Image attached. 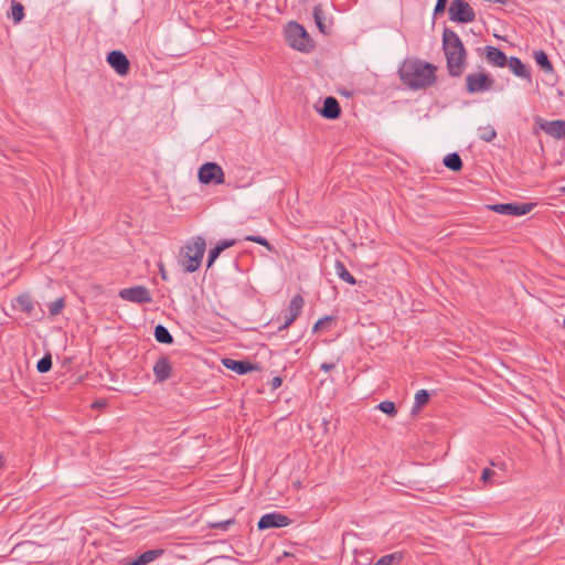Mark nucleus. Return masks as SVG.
I'll return each instance as SVG.
<instances>
[{
  "label": "nucleus",
  "instance_id": "41",
  "mask_svg": "<svg viewBox=\"0 0 565 565\" xmlns=\"http://www.w3.org/2000/svg\"><path fill=\"white\" fill-rule=\"evenodd\" d=\"M334 367V364L333 363H322L320 369L323 370L324 372H329L331 371L332 369Z\"/></svg>",
  "mask_w": 565,
  "mask_h": 565
},
{
  "label": "nucleus",
  "instance_id": "11",
  "mask_svg": "<svg viewBox=\"0 0 565 565\" xmlns=\"http://www.w3.org/2000/svg\"><path fill=\"white\" fill-rule=\"evenodd\" d=\"M291 519L280 512H270L264 514L258 523L257 527L259 531H265L269 529H279L285 527L291 524Z\"/></svg>",
  "mask_w": 565,
  "mask_h": 565
},
{
  "label": "nucleus",
  "instance_id": "17",
  "mask_svg": "<svg viewBox=\"0 0 565 565\" xmlns=\"http://www.w3.org/2000/svg\"><path fill=\"white\" fill-rule=\"evenodd\" d=\"M153 374L157 382H164L171 377L172 366L166 356H161L153 365Z\"/></svg>",
  "mask_w": 565,
  "mask_h": 565
},
{
  "label": "nucleus",
  "instance_id": "8",
  "mask_svg": "<svg viewBox=\"0 0 565 565\" xmlns=\"http://www.w3.org/2000/svg\"><path fill=\"white\" fill-rule=\"evenodd\" d=\"M199 181L203 184H222L224 182V173L222 168L214 162H206L199 169Z\"/></svg>",
  "mask_w": 565,
  "mask_h": 565
},
{
  "label": "nucleus",
  "instance_id": "27",
  "mask_svg": "<svg viewBox=\"0 0 565 565\" xmlns=\"http://www.w3.org/2000/svg\"><path fill=\"white\" fill-rule=\"evenodd\" d=\"M429 393L426 390H419L415 394V403L412 408V413L416 414L423 406H425L429 402Z\"/></svg>",
  "mask_w": 565,
  "mask_h": 565
},
{
  "label": "nucleus",
  "instance_id": "16",
  "mask_svg": "<svg viewBox=\"0 0 565 565\" xmlns=\"http://www.w3.org/2000/svg\"><path fill=\"white\" fill-rule=\"evenodd\" d=\"M486 60L495 67H504L508 63L505 53L499 47L488 45L484 47Z\"/></svg>",
  "mask_w": 565,
  "mask_h": 565
},
{
  "label": "nucleus",
  "instance_id": "46",
  "mask_svg": "<svg viewBox=\"0 0 565 565\" xmlns=\"http://www.w3.org/2000/svg\"><path fill=\"white\" fill-rule=\"evenodd\" d=\"M559 192L565 194V186H562V188L559 189Z\"/></svg>",
  "mask_w": 565,
  "mask_h": 565
},
{
  "label": "nucleus",
  "instance_id": "6",
  "mask_svg": "<svg viewBox=\"0 0 565 565\" xmlns=\"http://www.w3.org/2000/svg\"><path fill=\"white\" fill-rule=\"evenodd\" d=\"M253 359H249V374L268 372L270 369L269 359L271 351L264 344H258L253 348Z\"/></svg>",
  "mask_w": 565,
  "mask_h": 565
},
{
  "label": "nucleus",
  "instance_id": "40",
  "mask_svg": "<svg viewBox=\"0 0 565 565\" xmlns=\"http://www.w3.org/2000/svg\"><path fill=\"white\" fill-rule=\"evenodd\" d=\"M494 471L489 469V468H484L482 470V473H481V480L487 483L490 481V479L494 476Z\"/></svg>",
  "mask_w": 565,
  "mask_h": 565
},
{
  "label": "nucleus",
  "instance_id": "25",
  "mask_svg": "<svg viewBox=\"0 0 565 565\" xmlns=\"http://www.w3.org/2000/svg\"><path fill=\"white\" fill-rule=\"evenodd\" d=\"M154 338L159 343L171 344L173 342V337L162 324H158L154 328Z\"/></svg>",
  "mask_w": 565,
  "mask_h": 565
},
{
  "label": "nucleus",
  "instance_id": "2",
  "mask_svg": "<svg viewBox=\"0 0 565 565\" xmlns=\"http://www.w3.org/2000/svg\"><path fill=\"white\" fill-rule=\"evenodd\" d=\"M443 50L449 75L461 76L466 67L467 51L459 35L448 28L443 31Z\"/></svg>",
  "mask_w": 565,
  "mask_h": 565
},
{
  "label": "nucleus",
  "instance_id": "14",
  "mask_svg": "<svg viewBox=\"0 0 565 565\" xmlns=\"http://www.w3.org/2000/svg\"><path fill=\"white\" fill-rule=\"evenodd\" d=\"M540 128L555 139H565V120L563 119L543 121Z\"/></svg>",
  "mask_w": 565,
  "mask_h": 565
},
{
  "label": "nucleus",
  "instance_id": "15",
  "mask_svg": "<svg viewBox=\"0 0 565 565\" xmlns=\"http://www.w3.org/2000/svg\"><path fill=\"white\" fill-rule=\"evenodd\" d=\"M319 113L323 118L338 119L341 115V107L338 99L333 96H328L323 100V106Z\"/></svg>",
  "mask_w": 565,
  "mask_h": 565
},
{
  "label": "nucleus",
  "instance_id": "3",
  "mask_svg": "<svg viewBox=\"0 0 565 565\" xmlns=\"http://www.w3.org/2000/svg\"><path fill=\"white\" fill-rule=\"evenodd\" d=\"M205 252V241L198 237L183 246L179 254V263L188 273L195 271L201 263Z\"/></svg>",
  "mask_w": 565,
  "mask_h": 565
},
{
  "label": "nucleus",
  "instance_id": "36",
  "mask_svg": "<svg viewBox=\"0 0 565 565\" xmlns=\"http://www.w3.org/2000/svg\"><path fill=\"white\" fill-rule=\"evenodd\" d=\"M332 320H333V318H332V317H329V316H326V317H323V318L319 319V320L315 323L312 331H313V332H318V331H320V330H322V329H324V328L329 327V326H330V323L332 322Z\"/></svg>",
  "mask_w": 565,
  "mask_h": 565
},
{
  "label": "nucleus",
  "instance_id": "31",
  "mask_svg": "<svg viewBox=\"0 0 565 565\" xmlns=\"http://www.w3.org/2000/svg\"><path fill=\"white\" fill-rule=\"evenodd\" d=\"M479 137H480L481 140L490 142V141H492L497 137V131L490 125L484 126V127H480L479 128Z\"/></svg>",
  "mask_w": 565,
  "mask_h": 565
},
{
  "label": "nucleus",
  "instance_id": "18",
  "mask_svg": "<svg viewBox=\"0 0 565 565\" xmlns=\"http://www.w3.org/2000/svg\"><path fill=\"white\" fill-rule=\"evenodd\" d=\"M507 65L515 76L524 78L529 82L532 81V75L529 67L519 57L511 56L508 58Z\"/></svg>",
  "mask_w": 565,
  "mask_h": 565
},
{
  "label": "nucleus",
  "instance_id": "19",
  "mask_svg": "<svg viewBox=\"0 0 565 565\" xmlns=\"http://www.w3.org/2000/svg\"><path fill=\"white\" fill-rule=\"evenodd\" d=\"M163 554V550L156 548V550H148L140 554L138 557L131 561H126L124 565H146L149 564L157 558H159Z\"/></svg>",
  "mask_w": 565,
  "mask_h": 565
},
{
  "label": "nucleus",
  "instance_id": "21",
  "mask_svg": "<svg viewBox=\"0 0 565 565\" xmlns=\"http://www.w3.org/2000/svg\"><path fill=\"white\" fill-rule=\"evenodd\" d=\"M533 57L543 72L554 73V66L543 50L535 51Z\"/></svg>",
  "mask_w": 565,
  "mask_h": 565
},
{
  "label": "nucleus",
  "instance_id": "1",
  "mask_svg": "<svg viewBox=\"0 0 565 565\" xmlns=\"http://www.w3.org/2000/svg\"><path fill=\"white\" fill-rule=\"evenodd\" d=\"M437 67L422 60H405L398 70V75L404 85L411 89H425L437 81Z\"/></svg>",
  "mask_w": 565,
  "mask_h": 565
},
{
  "label": "nucleus",
  "instance_id": "32",
  "mask_svg": "<svg viewBox=\"0 0 565 565\" xmlns=\"http://www.w3.org/2000/svg\"><path fill=\"white\" fill-rule=\"evenodd\" d=\"M49 312L52 317H55L62 312L65 307V299L63 297L57 298L47 305Z\"/></svg>",
  "mask_w": 565,
  "mask_h": 565
},
{
  "label": "nucleus",
  "instance_id": "35",
  "mask_svg": "<svg viewBox=\"0 0 565 565\" xmlns=\"http://www.w3.org/2000/svg\"><path fill=\"white\" fill-rule=\"evenodd\" d=\"M52 367V358L50 354L44 355L42 359L39 360L36 364V370L40 373H46Z\"/></svg>",
  "mask_w": 565,
  "mask_h": 565
},
{
  "label": "nucleus",
  "instance_id": "34",
  "mask_svg": "<svg viewBox=\"0 0 565 565\" xmlns=\"http://www.w3.org/2000/svg\"><path fill=\"white\" fill-rule=\"evenodd\" d=\"M377 408L388 415L390 417H394L397 414V408L394 402L392 401H383L377 405Z\"/></svg>",
  "mask_w": 565,
  "mask_h": 565
},
{
  "label": "nucleus",
  "instance_id": "22",
  "mask_svg": "<svg viewBox=\"0 0 565 565\" xmlns=\"http://www.w3.org/2000/svg\"><path fill=\"white\" fill-rule=\"evenodd\" d=\"M222 363L226 369L232 370V371L236 372L237 374L243 375V374L247 373V361L246 360L236 361V360L226 358V359L222 360Z\"/></svg>",
  "mask_w": 565,
  "mask_h": 565
},
{
  "label": "nucleus",
  "instance_id": "9",
  "mask_svg": "<svg viewBox=\"0 0 565 565\" xmlns=\"http://www.w3.org/2000/svg\"><path fill=\"white\" fill-rule=\"evenodd\" d=\"M118 295L122 300L138 305L150 303L152 301V297L149 289L140 285L124 288L119 291Z\"/></svg>",
  "mask_w": 565,
  "mask_h": 565
},
{
  "label": "nucleus",
  "instance_id": "28",
  "mask_svg": "<svg viewBox=\"0 0 565 565\" xmlns=\"http://www.w3.org/2000/svg\"><path fill=\"white\" fill-rule=\"evenodd\" d=\"M403 559L401 552H394L380 557L373 565H393L398 564Z\"/></svg>",
  "mask_w": 565,
  "mask_h": 565
},
{
  "label": "nucleus",
  "instance_id": "38",
  "mask_svg": "<svg viewBox=\"0 0 565 565\" xmlns=\"http://www.w3.org/2000/svg\"><path fill=\"white\" fill-rule=\"evenodd\" d=\"M448 0H437L434 9V14H440L446 10Z\"/></svg>",
  "mask_w": 565,
  "mask_h": 565
},
{
  "label": "nucleus",
  "instance_id": "10",
  "mask_svg": "<svg viewBox=\"0 0 565 565\" xmlns=\"http://www.w3.org/2000/svg\"><path fill=\"white\" fill-rule=\"evenodd\" d=\"M491 211L503 215H525L534 207L533 203H498L488 205Z\"/></svg>",
  "mask_w": 565,
  "mask_h": 565
},
{
  "label": "nucleus",
  "instance_id": "26",
  "mask_svg": "<svg viewBox=\"0 0 565 565\" xmlns=\"http://www.w3.org/2000/svg\"><path fill=\"white\" fill-rule=\"evenodd\" d=\"M235 241H224L222 244L216 245L214 248H212L209 253L207 258V267H211L213 262L218 257V255L226 249L227 247H231L234 245Z\"/></svg>",
  "mask_w": 565,
  "mask_h": 565
},
{
  "label": "nucleus",
  "instance_id": "43",
  "mask_svg": "<svg viewBox=\"0 0 565 565\" xmlns=\"http://www.w3.org/2000/svg\"><path fill=\"white\" fill-rule=\"evenodd\" d=\"M255 391H256V393H258V394L263 393V392H264V384H262V385H257V386L255 387Z\"/></svg>",
  "mask_w": 565,
  "mask_h": 565
},
{
  "label": "nucleus",
  "instance_id": "39",
  "mask_svg": "<svg viewBox=\"0 0 565 565\" xmlns=\"http://www.w3.org/2000/svg\"><path fill=\"white\" fill-rule=\"evenodd\" d=\"M281 383L282 379L280 376H274L267 381V385L270 387L271 391L278 388L281 385Z\"/></svg>",
  "mask_w": 565,
  "mask_h": 565
},
{
  "label": "nucleus",
  "instance_id": "23",
  "mask_svg": "<svg viewBox=\"0 0 565 565\" xmlns=\"http://www.w3.org/2000/svg\"><path fill=\"white\" fill-rule=\"evenodd\" d=\"M334 269H335V274L343 281H345V282H348L350 285H355L356 284V279L354 278L353 275H351L349 273V270L347 269L345 265L341 260H335Z\"/></svg>",
  "mask_w": 565,
  "mask_h": 565
},
{
  "label": "nucleus",
  "instance_id": "30",
  "mask_svg": "<svg viewBox=\"0 0 565 565\" xmlns=\"http://www.w3.org/2000/svg\"><path fill=\"white\" fill-rule=\"evenodd\" d=\"M313 18H315V22H316L319 31L322 32L323 34H327L328 31H327V25L323 22V10H322L321 4L315 6Z\"/></svg>",
  "mask_w": 565,
  "mask_h": 565
},
{
  "label": "nucleus",
  "instance_id": "42",
  "mask_svg": "<svg viewBox=\"0 0 565 565\" xmlns=\"http://www.w3.org/2000/svg\"><path fill=\"white\" fill-rule=\"evenodd\" d=\"M105 403L103 401H95L93 404H92V407L94 408H98V407H102Z\"/></svg>",
  "mask_w": 565,
  "mask_h": 565
},
{
  "label": "nucleus",
  "instance_id": "20",
  "mask_svg": "<svg viewBox=\"0 0 565 565\" xmlns=\"http://www.w3.org/2000/svg\"><path fill=\"white\" fill-rule=\"evenodd\" d=\"M13 307L24 313L31 315L34 309V303L29 294H22L14 299Z\"/></svg>",
  "mask_w": 565,
  "mask_h": 565
},
{
  "label": "nucleus",
  "instance_id": "5",
  "mask_svg": "<svg viewBox=\"0 0 565 565\" xmlns=\"http://www.w3.org/2000/svg\"><path fill=\"white\" fill-rule=\"evenodd\" d=\"M448 13L449 19L457 23H470L476 20V12L466 0H452Z\"/></svg>",
  "mask_w": 565,
  "mask_h": 565
},
{
  "label": "nucleus",
  "instance_id": "7",
  "mask_svg": "<svg viewBox=\"0 0 565 565\" xmlns=\"http://www.w3.org/2000/svg\"><path fill=\"white\" fill-rule=\"evenodd\" d=\"M494 79L488 73H470L466 77V89L469 94L488 92L492 88Z\"/></svg>",
  "mask_w": 565,
  "mask_h": 565
},
{
  "label": "nucleus",
  "instance_id": "4",
  "mask_svg": "<svg viewBox=\"0 0 565 565\" xmlns=\"http://www.w3.org/2000/svg\"><path fill=\"white\" fill-rule=\"evenodd\" d=\"M287 43L300 51L309 52L313 49V41L306 29L297 22H289L285 29Z\"/></svg>",
  "mask_w": 565,
  "mask_h": 565
},
{
  "label": "nucleus",
  "instance_id": "29",
  "mask_svg": "<svg viewBox=\"0 0 565 565\" xmlns=\"http://www.w3.org/2000/svg\"><path fill=\"white\" fill-rule=\"evenodd\" d=\"M11 18L14 24L20 23L24 18V8L15 0L11 1Z\"/></svg>",
  "mask_w": 565,
  "mask_h": 565
},
{
  "label": "nucleus",
  "instance_id": "37",
  "mask_svg": "<svg viewBox=\"0 0 565 565\" xmlns=\"http://www.w3.org/2000/svg\"><path fill=\"white\" fill-rule=\"evenodd\" d=\"M233 523V520L230 519V520H225V521H221V522H209L207 523V526L209 529H214V530H227L228 526Z\"/></svg>",
  "mask_w": 565,
  "mask_h": 565
},
{
  "label": "nucleus",
  "instance_id": "33",
  "mask_svg": "<svg viewBox=\"0 0 565 565\" xmlns=\"http://www.w3.org/2000/svg\"><path fill=\"white\" fill-rule=\"evenodd\" d=\"M249 242L263 245L268 253L277 254L276 248L263 236L249 234Z\"/></svg>",
  "mask_w": 565,
  "mask_h": 565
},
{
  "label": "nucleus",
  "instance_id": "44",
  "mask_svg": "<svg viewBox=\"0 0 565 565\" xmlns=\"http://www.w3.org/2000/svg\"><path fill=\"white\" fill-rule=\"evenodd\" d=\"M4 466V459L2 457V455H0V468H2Z\"/></svg>",
  "mask_w": 565,
  "mask_h": 565
},
{
  "label": "nucleus",
  "instance_id": "12",
  "mask_svg": "<svg viewBox=\"0 0 565 565\" xmlns=\"http://www.w3.org/2000/svg\"><path fill=\"white\" fill-rule=\"evenodd\" d=\"M303 306V297L300 294H296L290 300L287 312L284 316V322L281 326L278 327V331H282L289 328L301 313Z\"/></svg>",
  "mask_w": 565,
  "mask_h": 565
},
{
  "label": "nucleus",
  "instance_id": "24",
  "mask_svg": "<svg viewBox=\"0 0 565 565\" xmlns=\"http://www.w3.org/2000/svg\"><path fill=\"white\" fill-rule=\"evenodd\" d=\"M444 164L446 168H448L449 170H451L454 172L460 171L463 166L462 160L457 152L447 154L444 158Z\"/></svg>",
  "mask_w": 565,
  "mask_h": 565
},
{
  "label": "nucleus",
  "instance_id": "13",
  "mask_svg": "<svg viewBox=\"0 0 565 565\" xmlns=\"http://www.w3.org/2000/svg\"><path fill=\"white\" fill-rule=\"evenodd\" d=\"M107 62L119 75H126L129 71V61L120 51H111L107 56Z\"/></svg>",
  "mask_w": 565,
  "mask_h": 565
},
{
  "label": "nucleus",
  "instance_id": "45",
  "mask_svg": "<svg viewBox=\"0 0 565 565\" xmlns=\"http://www.w3.org/2000/svg\"><path fill=\"white\" fill-rule=\"evenodd\" d=\"M160 271H161V276H162V278H163V279H166V271H163V269H162V268L160 269Z\"/></svg>",
  "mask_w": 565,
  "mask_h": 565
}]
</instances>
